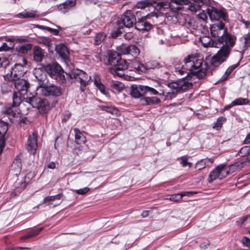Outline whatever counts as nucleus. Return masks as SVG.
Listing matches in <instances>:
<instances>
[{
  "mask_svg": "<svg viewBox=\"0 0 250 250\" xmlns=\"http://www.w3.org/2000/svg\"><path fill=\"white\" fill-rule=\"evenodd\" d=\"M184 64L180 67H175V71L181 75L187 74L195 76L199 79H202L206 76V71L203 67V61L198 58L196 55L191 54L185 58Z\"/></svg>",
  "mask_w": 250,
  "mask_h": 250,
  "instance_id": "f257e3e1",
  "label": "nucleus"
},
{
  "mask_svg": "<svg viewBox=\"0 0 250 250\" xmlns=\"http://www.w3.org/2000/svg\"><path fill=\"white\" fill-rule=\"evenodd\" d=\"M192 82H188L186 77L183 78L176 82H173L167 84V87L170 91H167L163 90L161 85L156 86V89L148 86L147 93L150 95L163 96L172 98L177 92L186 90L191 88Z\"/></svg>",
  "mask_w": 250,
  "mask_h": 250,
  "instance_id": "f03ea898",
  "label": "nucleus"
},
{
  "mask_svg": "<svg viewBox=\"0 0 250 250\" xmlns=\"http://www.w3.org/2000/svg\"><path fill=\"white\" fill-rule=\"evenodd\" d=\"M220 48L217 53L211 58L210 63L211 67H216L225 62L229 57L231 48L226 46H218Z\"/></svg>",
  "mask_w": 250,
  "mask_h": 250,
  "instance_id": "7ed1b4c3",
  "label": "nucleus"
},
{
  "mask_svg": "<svg viewBox=\"0 0 250 250\" xmlns=\"http://www.w3.org/2000/svg\"><path fill=\"white\" fill-rule=\"evenodd\" d=\"M70 78L75 80L76 82L80 83V90L84 92L86 89V87L88 85L91 77L89 76L84 71L77 69H74L68 74Z\"/></svg>",
  "mask_w": 250,
  "mask_h": 250,
  "instance_id": "20e7f679",
  "label": "nucleus"
},
{
  "mask_svg": "<svg viewBox=\"0 0 250 250\" xmlns=\"http://www.w3.org/2000/svg\"><path fill=\"white\" fill-rule=\"evenodd\" d=\"M136 19L135 15L129 10L125 12L124 14L118 18L117 24L119 28V31L121 32L120 30L124 27L130 28L132 27L136 22Z\"/></svg>",
  "mask_w": 250,
  "mask_h": 250,
  "instance_id": "39448f33",
  "label": "nucleus"
},
{
  "mask_svg": "<svg viewBox=\"0 0 250 250\" xmlns=\"http://www.w3.org/2000/svg\"><path fill=\"white\" fill-rule=\"evenodd\" d=\"M128 62L121 58L115 65L109 67L108 69L109 72L114 77L123 78L125 75H128Z\"/></svg>",
  "mask_w": 250,
  "mask_h": 250,
  "instance_id": "423d86ee",
  "label": "nucleus"
},
{
  "mask_svg": "<svg viewBox=\"0 0 250 250\" xmlns=\"http://www.w3.org/2000/svg\"><path fill=\"white\" fill-rule=\"evenodd\" d=\"M120 55H125L128 61L135 59L140 54V50L135 45H122L117 48Z\"/></svg>",
  "mask_w": 250,
  "mask_h": 250,
  "instance_id": "0eeeda50",
  "label": "nucleus"
},
{
  "mask_svg": "<svg viewBox=\"0 0 250 250\" xmlns=\"http://www.w3.org/2000/svg\"><path fill=\"white\" fill-rule=\"evenodd\" d=\"M206 10L212 21H219L221 19L224 21L228 20L227 13L224 8L219 9L213 6H209Z\"/></svg>",
  "mask_w": 250,
  "mask_h": 250,
  "instance_id": "6e6552de",
  "label": "nucleus"
},
{
  "mask_svg": "<svg viewBox=\"0 0 250 250\" xmlns=\"http://www.w3.org/2000/svg\"><path fill=\"white\" fill-rule=\"evenodd\" d=\"M236 40V36L229 33L227 29L224 30V33L219 36L217 39L218 43L222 46L229 47L231 49L234 46Z\"/></svg>",
  "mask_w": 250,
  "mask_h": 250,
  "instance_id": "1a4fd4ad",
  "label": "nucleus"
},
{
  "mask_svg": "<svg viewBox=\"0 0 250 250\" xmlns=\"http://www.w3.org/2000/svg\"><path fill=\"white\" fill-rule=\"evenodd\" d=\"M25 73V70L24 67L21 64H16L12 68L10 75L7 74L6 77L13 81L21 79Z\"/></svg>",
  "mask_w": 250,
  "mask_h": 250,
  "instance_id": "9d476101",
  "label": "nucleus"
},
{
  "mask_svg": "<svg viewBox=\"0 0 250 250\" xmlns=\"http://www.w3.org/2000/svg\"><path fill=\"white\" fill-rule=\"evenodd\" d=\"M43 69L52 79L58 80L60 72L62 71V67L58 64H49L44 65Z\"/></svg>",
  "mask_w": 250,
  "mask_h": 250,
  "instance_id": "9b49d317",
  "label": "nucleus"
},
{
  "mask_svg": "<svg viewBox=\"0 0 250 250\" xmlns=\"http://www.w3.org/2000/svg\"><path fill=\"white\" fill-rule=\"evenodd\" d=\"M16 89L20 95L27 93V89L29 88V84L27 81L23 79H19L13 81Z\"/></svg>",
  "mask_w": 250,
  "mask_h": 250,
  "instance_id": "f8f14e48",
  "label": "nucleus"
},
{
  "mask_svg": "<svg viewBox=\"0 0 250 250\" xmlns=\"http://www.w3.org/2000/svg\"><path fill=\"white\" fill-rule=\"evenodd\" d=\"M41 91L42 94L45 96H59L61 94L60 89L53 84L50 86H42Z\"/></svg>",
  "mask_w": 250,
  "mask_h": 250,
  "instance_id": "ddd939ff",
  "label": "nucleus"
},
{
  "mask_svg": "<svg viewBox=\"0 0 250 250\" xmlns=\"http://www.w3.org/2000/svg\"><path fill=\"white\" fill-rule=\"evenodd\" d=\"M37 145V135L36 133L33 132L31 136H29L26 144V148L27 151L30 154H35Z\"/></svg>",
  "mask_w": 250,
  "mask_h": 250,
  "instance_id": "4468645a",
  "label": "nucleus"
},
{
  "mask_svg": "<svg viewBox=\"0 0 250 250\" xmlns=\"http://www.w3.org/2000/svg\"><path fill=\"white\" fill-rule=\"evenodd\" d=\"M149 17V15H148L139 19L138 21H136L135 28L139 31H148L151 29L152 25L146 21Z\"/></svg>",
  "mask_w": 250,
  "mask_h": 250,
  "instance_id": "2eb2a0df",
  "label": "nucleus"
},
{
  "mask_svg": "<svg viewBox=\"0 0 250 250\" xmlns=\"http://www.w3.org/2000/svg\"><path fill=\"white\" fill-rule=\"evenodd\" d=\"M128 62V70L129 71H135L140 73H146V68L145 64L141 63L139 61H137L135 59L129 61Z\"/></svg>",
  "mask_w": 250,
  "mask_h": 250,
  "instance_id": "dca6fc26",
  "label": "nucleus"
},
{
  "mask_svg": "<svg viewBox=\"0 0 250 250\" xmlns=\"http://www.w3.org/2000/svg\"><path fill=\"white\" fill-rule=\"evenodd\" d=\"M227 29L225 27V23L223 21H219L213 24L210 27V33L214 37L220 36L224 33V30Z\"/></svg>",
  "mask_w": 250,
  "mask_h": 250,
  "instance_id": "f3484780",
  "label": "nucleus"
},
{
  "mask_svg": "<svg viewBox=\"0 0 250 250\" xmlns=\"http://www.w3.org/2000/svg\"><path fill=\"white\" fill-rule=\"evenodd\" d=\"M77 0H67L64 2L58 5V8L60 11L65 13L69 10L72 7L75 6Z\"/></svg>",
  "mask_w": 250,
  "mask_h": 250,
  "instance_id": "a211bd4d",
  "label": "nucleus"
},
{
  "mask_svg": "<svg viewBox=\"0 0 250 250\" xmlns=\"http://www.w3.org/2000/svg\"><path fill=\"white\" fill-rule=\"evenodd\" d=\"M3 114L4 116H6L12 122H15L17 119L21 117L20 113L13 108L7 109L3 112Z\"/></svg>",
  "mask_w": 250,
  "mask_h": 250,
  "instance_id": "6ab92c4d",
  "label": "nucleus"
},
{
  "mask_svg": "<svg viewBox=\"0 0 250 250\" xmlns=\"http://www.w3.org/2000/svg\"><path fill=\"white\" fill-rule=\"evenodd\" d=\"M46 72L40 68H36L34 71V75L36 79L39 82L41 86L43 83L46 80Z\"/></svg>",
  "mask_w": 250,
  "mask_h": 250,
  "instance_id": "aec40b11",
  "label": "nucleus"
},
{
  "mask_svg": "<svg viewBox=\"0 0 250 250\" xmlns=\"http://www.w3.org/2000/svg\"><path fill=\"white\" fill-rule=\"evenodd\" d=\"M243 56V54L241 55L240 59L239 60V61L236 63L233 64L230 66H229L225 71L224 75L221 77V78L218 81V83L224 82L227 80L229 76L230 75V74L232 73V72L236 68H237L239 64V62L241 61L242 58Z\"/></svg>",
  "mask_w": 250,
  "mask_h": 250,
  "instance_id": "412c9836",
  "label": "nucleus"
},
{
  "mask_svg": "<svg viewBox=\"0 0 250 250\" xmlns=\"http://www.w3.org/2000/svg\"><path fill=\"white\" fill-rule=\"evenodd\" d=\"M36 108H38L41 114H45L49 109V104L47 100L44 99H41V102H39L38 106Z\"/></svg>",
  "mask_w": 250,
  "mask_h": 250,
  "instance_id": "4be33fe9",
  "label": "nucleus"
},
{
  "mask_svg": "<svg viewBox=\"0 0 250 250\" xmlns=\"http://www.w3.org/2000/svg\"><path fill=\"white\" fill-rule=\"evenodd\" d=\"M121 58L119 53L115 51H111L108 53V58L107 64L113 66L114 65H115L119 60H121Z\"/></svg>",
  "mask_w": 250,
  "mask_h": 250,
  "instance_id": "5701e85b",
  "label": "nucleus"
},
{
  "mask_svg": "<svg viewBox=\"0 0 250 250\" xmlns=\"http://www.w3.org/2000/svg\"><path fill=\"white\" fill-rule=\"evenodd\" d=\"M34 60L36 62L42 61L44 57L43 50L39 46H35L33 48Z\"/></svg>",
  "mask_w": 250,
  "mask_h": 250,
  "instance_id": "b1692460",
  "label": "nucleus"
},
{
  "mask_svg": "<svg viewBox=\"0 0 250 250\" xmlns=\"http://www.w3.org/2000/svg\"><path fill=\"white\" fill-rule=\"evenodd\" d=\"M200 41L204 47L213 46L219 47L217 43L212 41L211 39L208 36H203L200 38Z\"/></svg>",
  "mask_w": 250,
  "mask_h": 250,
  "instance_id": "393cba45",
  "label": "nucleus"
},
{
  "mask_svg": "<svg viewBox=\"0 0 250 250\" xmlns=\"http://www.w3.org/2000/svg\"><path fill=\"white\" fill-rule=\"evenodd\" d=\"M26 102L30 104L33 107H36L38 106L39 102H41V98H39L37 96H34L31 93L30 94V96H27L26 97H23Z\"/></svg>",
  "mask_w": 250,
  "mask_h": 250,
  "instance_id": "a878e982",
  "label": "nucleus"
},
{
  "mask_svg": "<svg viewBox=\"0 0 250 250\" xmlns=\"http://www.w3.org/2000/svg\"><path fill=\"white\" fill-rule=\"evenodd\" d=\"M56 50L62 59L66 60L68 58L69 52L65 45L61 44L57 46Z\"/></svg>",
  "mask_w": 250,
  "mask_h": 250,
  "instance_id": "bb28decb",
  "label": "nucleus"
},
{
  "mask_svg": "<svg viewBox=\"0 0 250 250\" xmlns=\"http://www.w3.org/2000/svg\"><path fill=\"white\" fill-rule=\"evenodd\" d=\"M75 142L77 144L81 145L86 142V139L83 134L78 128H75Z\"/></svg>",
  "mask_w": 250,
  "mask_h": 250,
  "instance_id": "cd10ccee",
  "label": "nucleus"
},
{
  "mask_svg": "<svg viewBox=\"0 0 250 250\" xmlns=\"http://www.w3.org/2000/svg\"><path fill=\"white\" fill-rule=\"evenodd\" d=\"M43 229V227H41L36 229L31 230L26 234L21 236V240H24L27 239H29L31 237L36 236L37 235H38Z\"/></svg>",
  "mask_w": 250,
  "mask_h": 250,
  "instance_id": "c85d7f7f",
  "label": "nucleus"
},
{
  "mask_svg": "<svg viewBox=\"0 0 250 250\" xmlns=\"http://www.w3.org/2000/svg\"><path fill=\"white\" fill-rule=\"evenodd\" d=\"M164 65L165 64L164 62H159L155 60L149 61L146 64H145V67L146 68V72L148 69L159 68L164 66Z\"/></svg>",
  "mask_w": 250,
  "mask_h": 250,
  "instance_id": "c756f323",
  "label": "nucleus"
},
{
  "mask_svg": "<svg viewBox=\"0 0 250 250\" xmlns=\"http://www.w3.org/2000/svg\"><path fill=\"white\" fill-rule=\"evenodd\" d=\"M245 162L244 161H239L230 166H227L229 174L233 173L237 169L242 168Z\"/></svg>",
  "mask_w": 250,
  "mask_h": 250,
  "instance_id": "7c9ffc66",
  "label": "nucleus"
},
{
  "mask_svg": "<svg viewBox=\"0 0 250 250\" xmlns=\"http://www.w3.org/2000/svg\"><path fill=\"white\" fill-rule=\"evenodd\" d=\"M189 3H190L189 0H172L171 4L173 8L180 10L182 8L183 5H188Z\"/></svg>",
  "mask_w": 250,
  "mask_h": 250,
  "instance_id": "2f4dec72",
  "label": "nucleus"
},
{
  "mask_svg": "<svg viewBox=\"0 0 250 250\" xmlns=\"http://www.w3.org/2000/svg\"><path fill=\"white\" fill-rule=\"evenodd\" d=\"M219 168V167L217 166L210 172L208 178L209 183H211L217 179H221Z\"/></svg>",
  "mask_w": 250,
  "mask_h": 250,
  "instance_id": "473e14b6",
  "label": "nucleus"
},
{
  "mask_svg": "<svg viewBox=\"0 0 250 250\" xmlns=\"http://www.w3.org/2000/svg\"><path fill=\"white\" fill-rule=\"evenodd\" d=\"M13 82L9 79V81L6 83H3L1 86V90L2 93H6L12 91L13 88Z\"/></svg>",
  "mask_w": 250,
  "mask_h": 250,
  "instance_id": "72a5a7b5",
  "label": "nucleus"
},
{
  "mask_svg": "<svg viewBox=\"0 0 250 250\" xmlns=\"http://www.w3.org/2000/svg\"><path fill=\"white\" fill-rule=\"evenodd\" d=\"M191 194V192L189 191L182 192L180 194H173L170 196L169 200L177 202L179 201L183 196L186 195L189 196Z\"/></svg>",
  "mask_w": 250,
  "mask_h": 250,
  "instance_id": "f704fd0d",
  "label": "nucleus"
},
{
  "mask_svg": "<svg viewBox=\"0 0 250 250\" xmlns=\"http://www.w3.org/2000/svg\"><path fill=\"white\" fill-rule=\"evenodd\" d=\"M143 101L146 105L158 104L161 102L160 99L156 97H145L143 99Z\"/></svg>",
  "mask_w": 250,
  "mask_h": 250,
  "instance_id": "c9c22d12",
  "label": "nucleus"
},
{
  "mask_svg": "<svg viewBox=\"0 0 250 250\" xmlns=\"http://www.w3.org/2000/svg\"><path fill=\"white\" fill-rule=\"evenodd\" d=\"M219 167V172L221 176V179H222L226 177H227L228 175L229 174L228 168L227 167L226 164H221L220 165L218 166Z\"/></svg>",
  "mask_w": 250,
  "mask_h": 250,
  "instance_id": "e433bc0d",
  "label": "nucleus"
},
{
  "mask_svg": "<svg viewBox=\"0 0 250 250\" xmlns=\"http://www.w3.org/2000/svg\"><path fill=\"white\" fill-rule=\"evenodd\" d=\"M8 130V125L2 121H0V140L4 139V137Z\"/></svg>",
  "mask_w": 250,
  "mask_h": 250,
  "instance_id": "4c0bfd02",
  "label": "nucleus"
},
{
  "mask_svg": "<svg viewBox=\"0 0 250 250\" xmlns=\"http://www.w3.org/2000/svg\"><path fill=\"white\" fill-rule=\"evenodd\" d=\"M227 119L225 117H220L216 121V122L213 126V128L217 130H219L222 128L223 125L226 121Z\"/></svg>",
  "mask_w": 250,
  "mask_h": 250,
  "instance_id": "58836bf2",
  "label": "nucleus"
},
{
  "mask_svg": "<svg viewBox=\"0 0 250 250\" xmlns=\"http://www.w3.org/2000/svg\"><path fill=\"white\" fill-rule=\"evenodd\" d=\"M238 155L240 156H247L248 160L250 159V146H245L242 147L238 152Z\"/></svg>",
  "mask_w": 250,
  "mask_h": 250,
  "instance_id": "ea45409f",
  "label": "nucleus"
},
{
  "mask_svg": "<svg viewBox=\"0 0 250 250\" xmlns=\"http://www.w3.org/2000/svg\"><path fill=\"white\" fill-rule=\"evenodd\" d=\"M19 92H14L13 93V106H19L21 102V96Z\"/></svg>",
  "mask_w": 250,
  "mask_h": 250,
  "instance_id": "a19ab883",
  "label": "nucleus"
},
{
  "mask_svg": "<svg viewBox=\"0 0 250 250\" xmlns=\"http://www.w3.org/2000/svg\"><path fill=\"white\" fill-rule=\"evenodd\" d=\"M249 103V101L248 99L243 98H239L233 101L232 102V105H234V106H236L247 104H248Z\"/></svg>",
  "mask_w": 250,
  "mask_h": 250,
  "instance_id": "79ce46f5",
  "label": "nucleus"
},
{
  "mask_svg": "<svg viewBox=\"0 0 250 250\" xmlns=\"http://www.w3.org/2000/svg\"><path fill=\"white\" fill-rule=\"evenodd\" d=\"M130 93L135 98H139L142 97L138 85H132Z\"/></svg>",
  "mask_w": 250,
  "mask_h": 250,
  "instance_id": "37998d69",
  "label": "nucleus"
},
{
  "mask_svg": "<svg viewBox=\"0 0 250 250\" xmlns=\"http://www.w3.org/2000/svg\"><path fill=\"white\" fill-rule=\"evenodd\" d=\"M106 35L104 33H99L95 37L94 44L99 45L104 40Z\"/></svg>",
  "mask_w": 250,
  "mask_h": 250,
  "instance_id": "c03bdc74",
  "label": "nucleus"
},
{
  "mask_svg": "<svg viewBox=\"0 0 250 250\" xmlns=\"http://www.w3.org/2000/svg\"><path fill=\"white\" fill-rule=\"evenodd\" d=\"M32 45L30 43H26L18 46V51L21 53L24 54L31 49Z\"/></svg>",
  "mask_w": 250,
  "mask_h": 250,
  "instance_id": "a18cd8bd",
  "label": "nucleus"
},
{
  "mask_svg": "<svg viewBox=\"0 0 250 250\" xmlns=\"http://www.w3.org/2000/svg\"><path fill=\"white\" fill-rule=\"evenodd\" d=\"M241 42L244 44V47L245 49L250 46V34H248L243 36L240 39Z\"/></svg>",
  "mask_w": 250,
  "mask_h": 250,
  "instance_id": "49530a36",
  "label": "nucleus"
},
{
  "mask_svg": "<svg viewBox=\"0 0 250 250\" xmlns=\"http://www.w3.org/2000/svg\"><path fill=\"white\" fill-rule=\"evenodd\" d=\"M111 86L113 89H115L118 91H121L125 88L124 84L118 81L112 82Z\"/></svg>",
  "mask_w": 250,
  "mask_h": 250,
  "instance_id": "de8ad7c7",
  "label": "nucleus"
},
{
  "mask_svg": "<svg viewBox=\"0 0 250 250\" xmlns=\"http://www.w3.org/2000/svg\"><path fill=\"white\" fill-rule=\"evenodd\" d=\"M94 84L97 88L104 94H106L104 85L101 83L100 80L95 79Z\"/></svg>",
  "mask_w": 250,
  "mask_h": 250,
  "instance_id": "09e8293b",
  "label": "nucleus"
},
{
  "mask_svg": "<svg viewBox=\"0 0 250 250\" xmlns=\"http://www.w3.org/2000/svg\"><path fill=\"white\" fill-rule=\"evenodd\" d=\"M201 5L199 4L196 1H194L191 3L190 5L188 6L187 9L191 12H196L200 9Z\"/></svg>",
  "mask_w": 250,
  "mask_h": 250,
  "instance_id": "8fccbe9b",
  "label": "nucleus"
},
{
  "mask_svg": "<svg viewBox=\"0 0 250 250\" xmlns=\"http://www.w3.org/2000/svg\"><path fill=\"white\" fill-rule=\"evenodd\" d=\"M12 167L17 171H20L21 169V161L19 160L14 161L12 164Z\"/></svg>",
  "mask_w": 250,
  "mask_h": 250,
  "instance_id": "3c124183",
  "label": "nucleus"
},
{
  "mask_svg": "<svg viewBox=\"0 0 250 250\" xmlns=\"http://www.w3.org/2000/svg\"><path fill=\"white\" fill-rule=\"evenodd\" d=\"M14 46V43H10L8 45L6 43H3L2 45L0 47V51H8L10 49L13 48Z\"/></svg>",
  "mask_w": 250,
  "mask_h": 250,
  "instance_id": "603ef678",
  "label": "nucleus"
},
{
  "mask_svg": "<svg viewBox=\"0 0 250 250\" xmlns=\"http://www.w3.org/2000/svg\"><path fill=\"white\" fill-rule=\"evenodd\" d=\"M179 159L181 160V162L180 163L182 165L183 167H185L188 165L190 167V166L191 165V163H188V158H187L185 156H182L180 158H178V160Z\"/></svg>",
  "mask_w": 250,
  "mask_h": 250,
  "instance_id": "864d4df0",
  "label": "nucleus"
},
{
  "mask_svg": "<svg viewBox=\"0 0 250 250\" xmlns=\"http://www.w3.org/2000/svg\"><path fill=\"white\" fill-rule=\"evenodd\" d=\"M141 96H143L147 93L148 86L138 85Z\"/></svg>",
  "mask_w": 250,
  "mask_h": 250,
  "instance_id": "5fc2aeb1",
  "label": "nucleus"
},
{
  "mask_svg": "<svg viewBox=\"0 0 250 250\" xmlns=\"http://www.w3.org/2000/svg\"><path fill=\"white\" fill-rule=\"evenodd\" d=\"M150 2L148 0L142 1L137 3V7L140 8H145L149 6Z\"/></svg>",
  "mask_w": 250,
  "mask_h": 250,
  "instance_id": "6e6d98bb",
  "label": "nucleus"
},
{
  "mask_svg": "<svg viewBox=\"0 0 250 250\" xmlns=\"http://www.w3.org/2000/svg\"><path fill=\"white\" fill-rule=\"evenodd\" d=\"M100 108L102 110L105 111L108 113H113L116 109L111 106L101 105L100 106Z\"/></svg>",
  "mask_w": 250,
  "mask_h": 250,
  "instance_id": "4d7b16f0",
  "label": "nucleus"
},
{
  "mask_svg": "<svg viewBox=\"0 0 250 250\" xmlns=\"http://www.w3.org/2000/svg\"><path fill=\"white\" fill-rule=\"evenodd\" d=\"M250 218V215L243 216L239 219V220L237 221L238 224L242 226L244 225L245 222H246Z\"/></svg>",
  "mask_w": 250,
  "mask_h": 250,
  "instance_id": "13d9d810",
  "label": "nucleus"
},
{
  "mask_svg": "<svg viewBox=\"0 0 250 250\" xmlns=\"http://www.w3.org/2000/svg\"><path fill=\"white\" fill-rule=\"evenodd\" d=\"M196 165L197 167H199V169H202L207 166V163L205 159H202L201 161L198 162Z\"/></svg>",
  "mask_w": 250,
  "mask_h": 250,
  "instance_id": "bf43d9fd",
  "label": "nucleus"
},
{
  "mask_svg": "<svg viewBox=\"0 0 250 250\" xmlns=\"http://www.w3.org/2000/svg\"><path fill=\"white\" fill-rule=\"evenodd\" d=\"M89 189H90L88 188L85 187L83 188L76 190V192L79 194L83 195L88 192Z\"/></svg>",
  "mask_w": 250,
  "mask_h": 250,
  "instance_id": "052dcab7",
  "label": "nucleus"
},
{
  "mask_svg": "<svg viewBox=\"0 0 250 250\" xmlns=\"http://www.w3.org/2000/svg\"><path fill=\"white\" fill-rule=\"evenodd\" d=\"M243 243L250 249V239L246 236H244L242 239Z\"/></svg>",
  "mask_w": 250,
  "mask_h": 250,
  "instance_id": "680f3d73",
  "label": "nucleus"
},
{
  "mask_svg": "<svg viewBox=\"0 0 250 250\" xmlns=\"http://www.w3.org/2000/svg\"><path fill=\"white\" fill-rule=\"evenodd\" d=\"M58 195H55V196H51L46 197L44 198V202H49L50 201H54L55 199L56 198L58 197Z\"/></svg>",
  "mask_w": 250,
  "mask_h": 250,
  "instance_id": "e2e57ef3",
  "label": "nucleus"
},
{
  "mask_svg": "<svg viewBox=\"0 0 250 250\" xmlns=\"http://www.w3.org/2000/svg\"><path fill=\"white\" fill-rule=\"evenodd\" d=\"M42 42L46 46H49L51 45V41L48 38L43 39L42 41Z\"/></svg>",
  "mask_w": 250,
  "mask_h": 250,
  "instance_id": "0e129e2a",
  "label": "nucleus"
},
{
  "mask_svg": "<svg viewBox=\"0 0 250 250\" xmlns=\"http://www.w3.org/2000/svg\"><path fill=\"white\" fill-rule=\"evenodd\" d=\"M62 71L60 72V74L59 76V79L57 81H60L62 83H64L65 82V78L63 74H62Z\"/></svg>",
  "mask_w": 250,
  "mask_h": 250,
  "instance_id": "69168bd1",
  "label": "nucleus"
},
{
  "mask_svg": "<svg viewBox=\"0 0 250 250\" xmlns=\"http://www.w3.org/2000/svg\"><path fill=\"white\" fill-rule=\"evenodd\" d=\"M151 211V210H144L142 212L141 216L143 218H146L149 216V213Z\"/></svg>",
  "mask_w": 250,
  "mask_h": 250,
  "instance_id": "338daca9",
  "label": "nucleus"
},
{
  "mask_svg": "<svg viewBox=\"0 0 250 250\" xmlns=\"http://www.w3.org/2000/svg\"><path fill=\"white\" fill-rule=\"evenodd\" d=\"M48 31L52 33L54 35H58L59 33V31L58 29H53L51 27L48 28Z\"/></svg>",
  "mask_w": 250,
  "mask_h": 250,
  "instance_id": "774afa93",
  "label": "nucleus"
}]
</instances>
